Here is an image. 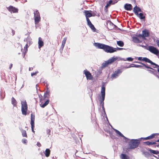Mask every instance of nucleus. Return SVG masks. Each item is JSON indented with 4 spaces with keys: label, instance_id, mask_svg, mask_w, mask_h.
Listing matches in <instances>:
<instances>
[{
    "label": "nucleus",
    "instance_id": "20",
    "mask_svg": "<svg viewBox=\"0 0 159 159\" xmlns=\"http://www.w3.org/2000/svg\"><path fill=\"white\" fill-rule=\"evenodd\" d=\"M91 12V10H84V13L86 19L92 16Z\"/></svg>",
    "mask_w": 159,
    "mask_h": 159
},
{
    "label": "nucleus",
    "instance_id": "63",
    "mask_svg": "<svg viewBox=\"0 0 159 159\" xmlns=\"http://www.w3.org/2000/svg\"><path fill=\"white\" fill-rule=\"evenodd\" d=\"M29 46H30L29 45H28V43H27L26 44L25 46L24 47V51H25V50L26 49H27L29 47Z\"/></svg>",
    "mask_w": 159,
    "mask_h": 159
},
{
    "label": "nucleus",
    "instance_id": "31",
    "mask_svg": "<svg viewBox=\"0 0 159 159\" xmlns=\"http://www.w3.org/2000/svg\"><path fill=\"white\" fill-rule=\"evenodd\" d=\"M118 0H110L108 2H107L110 5H114L117 2Z\"/></svg>",
    "mask_w": 159,
    "mask_h": 159
},
{
    "label": "nucleus",
    "instance_id": "17",
    "mask_svg": "<svg viewBox=\"0 0 159 159\" xmlns=\"http://www.w3.org/2000/svg\"><path fill=\"white\" fill-rule=\"evenodd\" d=\"M118 57H113L107 60V62L109 65L111 64L116 60L118 59Z\"/></svg>",
    "mask_w": 159,
    "mask_h": 159
},
{
    "label": "nucleus",
    "instance_id": "33",
    "mask_svg": "<svg viewBox=\"0 0 159 159\" xmlns=\"http://www.w3.org/2000/svg\"><path fill=\"white\" fill-rule=\"evenodd\" d=\"M158 133H153L151 134L150 135L148 136V138L149 139H151L154 138L156 135H159Z\"/></svg>",
    "mask_w": 159,
    "mask_h": 159
},
{
    "label": "nucleus",
    "instance_id": "30",
    "mask_svg": "<svg viewBox=\"0 0 159 159\" xmlns=\"http://www.w3.org/2000/svg\"><path fill=\"white\" fill-rule=\"evenodd\" d=\"M116 43L118 46L120 47H123L124 45V42L121 40L117 41Z\"/></svg>",
    "mask_w": 159,
    "mask_h": 159
},
{
    "label": "nucleus",
    "instance_id": "54",
    "mask_svg": "<svg viewBox=\"0 0 159 159\" xmlns=\"http://www.w3.org/2000/svg\"><path fill=\"white\" fill-rule=\"evenodd\" d=\"M139 139H140V142H141L142 139H143L144 140H149L148 136L146 137H144V138L141 137V138H140Z\"/></svg>",
    "mask_w": 159,
    "mask_h": 159
},
{
    "label": "nucleus",
    "instance_id": "43",
    "mask_svg": "<svg viewBox=\"0 0 159 159\" xmlns=\"http://www.w3.org/2000/svg\"><path fill=\"white\" fill-rule=\"evenodd\" d=\"M50 91L48 90V88H46V90L44 92V94L48 95V96H50Z\"/></svg>",
    "mask_w": 159,
    "mask_h": 159
},
{
    "label": "nucleus",
    "instance_id": "8",
    "mask_svg": "<svg viewBox=\"0 0 159 159\" xmlns=\"http://www.w3.org/2000/svg\"><path fill=\"white\" fill-rule=\"evenodd\" d=\"M141 152L142 153V154L146 158H148L150 157H156V156L151 154L149 152L146 151L144 150H142Z\"/></svg>",
    "mask_w": 159,
    "mask_h": 159
},
{
    "label": "nucleus",
    "instance_id": "32",
    "mask_svg": "<svg viewBox=\"0 0 159 159\" xmlns=\"http://www.w3.org/2000/svg\"><path fill=\"white\" fill-rule=\"evenodd\" d=\"M11 103L13 106L16 107V106L17 102L16 100L13 97H12L11 98Z\"/></svg>",
    "mask_w": 159,
    "mask_h": 159
},
{
    "label": "nucleus",
    "instance_id": "62",
    "mask_svg": "<svg viewBox=\"0 0 159 159\" xmlns=\"http://www.w3.org/2000/svg\"><path fill=\"white\" fill-rule=\"evenodd\" d=\"M39 97L40 99V102H41V101H42L43 99V97L41 95H39Z\"/></svg>",
    "mask_w": 159,
    "mask_h": 159
},
{
    "label": "nucleus",
    "instance_id": "11",
    "mask_svg": "<svg viewBox=\"0 0 159 159\" xmlns=\"http://www.w3.org/2000/svg\"><path fill=\"white\" fill-rule=\"evenodd\" d=\"M8 10L9 11L13 13H17L18 12V9L17 8L12 6H10L8 7Z\"/></svg>",
    "mask_w": 159,
    "mask_h": 159
},
{
    "label": "nucleus",
    "instance_id": "22",
    "mask_svg": "<svg viewBox=\"0 0 159 159\" xmlns=\"http://www.w3.org/2000/svg\"><path fill=\"white\" fill-rule=\"evenodd\" d=\"M148 63H150L151 65L153 66V68H159V65L158 64H156V63L152 62L151 60L150 59L148 62Z\"/></svg>",
    "mask_w": 159,
    "mask_h": 159
},
{
    "label": "nucleus",
    "instance_id": "3",
    "mask_svg": "<svg viewBox=\"0 0 159 159\" xmlns=\"http://www.w3.org/2000/svg\"><path fill=\"white\" fill-rule=\"evenodd\" d=\"M21 111L23 115L26 116L27 114L29 115L30 112L27 113L28 105L27 103L25 100L24 101H21Z\"/></svg>",
    "mask_w": 159,
    "mask_h": 159
},
{
    "label": "nucleus",
    "instance_id": "15",
    "mask_svg": "<svg viewBox=\"0 0 159 159\" xmlns=\"http://www.w3.org/2000/svg\"><path fill=\"white\" fill-rule=\"evenodd\" d=\"M118 57H113L107 60V62L109 65L111 64L116 60L118 59Z\"/></svg>",
    "mask_w": 159,
    "mask_h": 159
},
{
    "label": "nucleus",
    "instance_id": "52",
    "mask_svg": "<svg viewBox=\"0 0 159 159\" xmlns=\"http://www.w3.org/2000/svg\"><path fill=\"white\" fill-rule=\"evenodd\" d=\"M39 73V71H37L34 72L32 73L31 74V75L32 76H33L34 75H36L37 73Z\"/></svg>",
    "mask_w": 159,
    "mask_h": 159
},
{
    "label": "nucleus",
    "instance_id": "25",
    "mask_svg": "<svg viewBox=\"0 0 159 159\" xmlns=\"http://www.w3.org/2000/svg\"><path fill=\"white\" fill-rule=\"evenodd\" d=\"M34 22L35 25L38 24L40 21V16H35V15L34 16Z\"/></svg>",
    "mask_w": 159,
    "mask_h": 159
},
{
    "label": "nucleus",
    "instance_id": "23",
    "mask_svg": "<svg viewBox=\"0 0 159 159\" xmlns=\"http://www.w3.org/2000/svg\"><path fill=\"white\" fill-rule=\"evenodd\" d=\"M35 117V116L34 114H31L30 123L31 125H34Z\"/></svg>",
    "mask_w": 159,
    "mask_h": 159
},
{
    "label": "nucleus",
    "instance_id": "41",
    "mask_svg": "<svg viewBox=\"0 0 159 159\" xmlns=\"http://www.w3.org/2000/svg\"><path fill=\"white\" fill-rule=\"evenodd\" d=\"M137 46H139V47H142L143 48H144V49H147V50H148V46L144 45H143L140 44H138L137 45Z\"/></svg>",
    "mask_w": 159,
    "mask_h": 159
},
{
    "label": "nucleus",
    "instance_id": "12",
    "mask_svg": "<svg viewBox=\"0 0 159 159\" xmlns=\"http://www.w3.org/2000/svg\"><path fill=\"white\" fill-rule=\"evenodd\" d=\"M146 149L149 151L150 154L152 155H158L159 154V151L158 150H153L148 148H146Z\"/></svg>",
    "mask_w": 159,
    "mask_h": 159
},
{
    "label": "nucleus",
    "instance_id": "37",
    "mask_svg": "<svg viewBox=\"0 0 159 159\" xmlns=\"http://www.w3.org/2000/svg\"><path fill=\"white\" fill-rule=\"evenodd\" d=\"M21 131L22 133V136L23 137H27V135L26 131L25 130H24L23 129H22Z\"/></svg>",
    "mask_w": 159,
    "mask_h": 159
},
{
    "label": "nucleus",
    "instance_id": "39",
    "mask_svg": "<svg viewBox=\"0 0 159 159\" xmlns=\"http://www.w3.org/2000/svg\"><path fill=\"white\" fill-rule=\"evenodd\" d=\"M106 2L107 4L106 6H105L104 8V10L106 12L108 11V8L110 6V5L109 3H108V2Z\"/></svg>",
    "mask_w": 159,
    "mask_h": 159
},
{
    "label": "nucleus",
    "instance_id": "35",
    "mask_svg": "<svg viewBox=\"0 0 159 159\" xmlns=\"http://www.w3.org/2000/svg\"><path fill=\"white\" fill-rule=\"evenodd\" d=\"M144 66L146 68L148 69H150L152 70H153L154 71H157V70L154 69H153V68L149 66L147 64H145V65Z\"/></svg>",
    "mask_w": 159,
    "mask_h": 159
},
{
    "label": "nucleus",
    "instance_id": "45",
    "mask_svg": "<svg viewBox=\"0 0 159 159\" xmlns=\"http://www.w3.org/2000/svg\"><path fill=\"white\" fill-rule=\"evenodd\" d=\"M143 66L142 65H136V64H134V65H133V66L134 67H136V68H142L144 69L143 68Z\"/></svg>",
    "mask_w": 159,
    "mask_h": 159
},
{
    "label": "nucleus",
    "instance_id": "24",
    "mask_svg": "<svg viewBox=\"0 0 159 159\" xmlns=\"http://www.w3.org/2000/svg\"><path fill=\"white\" fill-rule=\"evenodd\" d=\"M120 158L121 159H130L129 157L125 153H121L120 155Z\"/></svg>",
    "mask_w": 159,
    "mask_h": 159
},
{
    "label": "nucleus",
    "instance_id": "36",
    "mask_svg": "<svg viewBox=\"0 0 159 159\" xmlns=\"http://www.w3.org/2000/svg\"><path fill=\"white\" fill-rule=\"evenodd\" d=\"M89 26L93 32H96V29L92 24L89 25Z\"/></svg>",
    "mask_w": 159,
    "mask_h": 159
},
{
    "label": "nucleus",
    "instance_id": "40",
    "mask_svg": "<svg viewBox=\"0 0 159 159\" xmlns=\"http://www.w3.org/2000/svg\"><path fill=\"white\" fill-rule=\"evenodd\" d=\"M26 40L27 41V43H28L29 44V45H30L33 43L32 42L31 40V38L30 37H28L26 39Z\"/></svg>",
    "mask_w": 159,
    "mask_h": 159
},
{
    "label": "nucleus",
    "instance_id": "44",
    "mask_svg": "<svg viewBox=\"0 0 159 159\" xmlns=\"http://www.w3.org/2000/svg\"><path fill=\"white\" fill-rule=\"evenodd\" d=\"M35 15V16H40V13L38 10H36L34 12V16Z\"/></svg>",
    "mask_w": 159,
    "mask_h": 159
},
{
    "label": "nucleus",
    "instance_id": "47",
    "mask_svg": "<svg viewBox=\"0 0 159 159\" xmlns=\"http://www.w3.org/2000/svg\"><path fill=\"white\" fill-rule=\"evenodd\" d=\"M134 60V58H132V57H129L127 58L126 59V61H132Z\"/></svg>",
    "mask_w": 159,
    "mask_h": 159
},
{
    "label": "nucleus",
    "instance_id": "49",
    "mask_svg": "<svg viewBox=\"0 0 159 159\" xmlns=\"http://www.w3.org/2000/svg\"><path fill=\"white\" fill-rule=\"evenodd\" d=\"M91 13L92 14V16H97V12L96 11H91Z\"/></svg>",
    "mask_w": 159,
    "mask_h": 159
},
{
    "label": "nucleus",
    "instance_id": "50",
    "mask_svg": "<svg viewBox=\"0 0 159 159\" xmlns=\"http://www.w3.org/2000/svg\"><path fill=\"white\" fill-rule=\"evenodd\" d=\"M138 38H142L143 39L145 40L144 38L143 37V35L142 34H139L138 35Z\"/></svg>",
    "mask_w": 159,
    "mask_h": 159
},
{
    "label": "nucleus",
    "instance_id": "9",
    "mask_svg": "<svg viewBox=\"0 0 159 159\" xmlns=\"http://www.w3.org/2000/svg\"><path fill=\"white\" fill-rule=\"evenodd\" d=\"M122 71L120 69H118L115 71L114 73L111 75V77L113 78H115L118 76L119 74L121 73Z\"/></svg>",
    "mask_w": 159,
    "mask_h": 159
},
{
    "label": "nucleus",
    "instance_id": "2",
    "mask_svg": "<svg viewBox=\"0 0 159 159\" xmlns=\"http://www.w3.org/2000/svg\"><path fill=\"white\" fill-rule=\"evenodd\" d=\"M140 139H132L130 140V141L128 142V149H134L138 147L140 143Z\"/></svg>",
    "mask_w": 159,
    "mask_h": 159
},
{
    "label": "nucleus",
    "instance_id": "6",
    "mask_svg": "<svg viewBox=\"0 0 159 159\" xmlns=\"http://www.w3.org/2000/svg\"><path fill=\"white\" fill-rule=\"evenodd\" d=\"M84 74L86 76L87 79L88 80H92L93 79V77L92 75L91 74L90 72L87 70V69H85L84 71Z\"/></svg>",
    "mask_w": 159,
    "mask_h": 159
},
{
    "label": "nucleus",
    "instance_id": "28",
    "mask_svg": "<svg viewBox=\"0 0 159 159\" xmlns=\"http://www.w3.org/2000/svg\"><path fill=\"white\" fill-rule=\"evenodd\" d=\"M46 157H48L50 154V150L49 148L46 149L45 152H43Z\"/></svg>",
    "mask_w": 159,
    "mask_h": 159
},
{
    "label": "nucleus",
    "instance_id": "19",
    "mask_svg": "<svg viewBox=\"0 0 159 159\" xmlns=\"http://www.w3.org/2000/svg\"><path fill=\"white\" fill-rule=\"evenodd\" d=\"M38 44V48L39 49H40L44 45V42L42 40V39L41 37L39 38Z\"/></svg>",
    "mask_w": 159,
    "mask_h": 159
},
{
    "label": "nucleus",
    "instance_id": "18",
    "mask_svg": "<svg viewBox=\"0 0 159 159\" xmlns=\"http://www.w3.org/2000/svg\"><path fill=\"white\" fill-rule=\"evenodd\" d=\"M136 58H137L139 61H144L148 63L149 59L146 57H136Z\"/></svg>",
    "mask_w": 159,
    "mask_h": 159
},
{
    "label": "nucleus",
    "instance_id": "29",
    "mask_svg": "<svg viewBox=\"0 0 159 159\" xmlns=\"http://www.w3.org/2000/svg\"><path fill=\"white\" fill-rule=\"evenodd\" d=\"M105 98L104 97H100V99L99 100L100 101V106L101 107H104V101L105 100Z\"/></svg>",
    "mask_w": 159,
    "mask_h": 159
},
{
    "label": "nucleus",
    "instance_id": "48",
    "mask_svg": "<svg viewBox=\"0 0 159 159\" xmlns=\"http://www.w3.org/2000/svg\"><path fill=\"white\" fill-rule=\"evenodd\" d=\"M87 22V24L89 26V25H90L91 24H92V23L90 21V20L89 18H87L86 19Z\"/></svg>",
    "mask_w": 159,
    "mask_h": 159
},
{
    "label": "nucleus",
    "instance_id": "1",
    "mask_svg": "<svg viewBox=\"0 0 159 159\" xmlns=\"http://www.w3.org/2000/svg\"><path fill=\"white\" fill-rule=\"evenodd\" d=\"M93 45L97 48L102 49L105 52L107 53H113L117 51H120L125 48L117 47L114 48L111 46L99 43H94Z\"/></svg>",
    "mask_w": 159,
    "mask_h": 159
},
{
    "label": "nucleus",
    "instance_id": "53",
    "mask_svg": "<svg viewBox=\"0 0 159 159\" xmlns=\"http://www.w3.org/2000/svg\"><path fill=\"white\" fill-rule=\"evenodd\" d=\"M48 95L45 94H44L43 97V98L42 101L45 100L47 98H48L49 96H48Z\"/></svg>",
    "mask_w": 159,
    "mask_h": 159
},
{
    "label": "nucleus",
    "instance_id": "14",
    "mask_svg": "<svg viewBox=\"0 0 159 159\" xmlns=\"http://www.w3.org/2000/svg\"><path fill=\"white\" fill-rule=\"evenodd\" d=\"M132 6L130 4L126 3L124 6L125 9L128 11H131L132 9Z\"/></svg>",
    "mask_w": 159,
    "mask_h": 159
},
{
    "label": "nucleus",
    "instance_id": "59",
    "mask_svg": "<svg viewBox=\"0 0 159 159\" xmlns=\"http://www.w3.org/2000/svg\"><path fill=\"white\" fill-rule=\"evenodd\" d=\"M134 63H138L141 64L143 66H144V65H145L144 63L141 61H135L134 62Z\"/></svg>",
    "mask_w": 159,
    "mask_h": 159
},
{
    "label": "nucleus",
    "instance_id": "7",
    "mask_svg": "<svg viewBox=\"0 0 159 159\" xmlns=\"http://www.w3.org/2000/svg\"><path fill=\"white\" fill-rule=\"evenodd\" d=\"M146 14L143 13L142 11L138 13L136 16L138 17L142 21H145L146 20Z\"/></svg>",
    "mask_w": 159,
    "mask_h": 159
},
{
    "label": "nucleus",
    "instance_id": "13",
    "mask_svg": "<svg viewBox=\"0 0 159 159\" xmlns=\"http://www.w3.org/2000/svg\"><path fill=\"white\" fill-rule=\"evenodd\" d=\"M142 35H143V37L145 40L146 39V37H148L150 36V34L148 30L145 29L142 30Z\"/></svg>",
    "mask_w": 159,
    "mask_h": 159
},
{
    "label": "nucleus",
    "instance_id": "42",
    "mask_svg": "<svg viewBox=\"0 0 159 159\" xmlns=\"http://www.w3.org/2000/svg\"><path fill=\"white\" fill-rule=\"evenodd\" d=\"M143 143L144 144H145L147 145H148L149 146H150L152 145L151 142L149 141H147L144 142H143Z\"/></svg>",
    "mask_w": 159,
    "mask_h": 159
},
{
    "label": "nucleus",
    "instance_id": "61",
    "mask_svg": "<svg viewBox=\"0 0 159 159\" xmlns=\"http://www.w3.org/2000/svg\"><path fill=\"white\" fill-rule=\"evenodd\" d=\"M66 40V38H64L63 39L62 41V43L65 44Z\"/></svg>",
    "mask_w": 159,
    "mask_h": 159
},
{
    "label": "nucleus",
    "instance_id": "10",
    "mask_svg": "<svg viewBox=\"0 0 159 159\" xmlns=\"http://www.w3.org/2000/svg\"><path fill=\"white\" fill-rule=\"evenodd\" d=\"M133 11L135 14L136 15L139 13V12H142V11L140 7L136 5L133 8Z\"/></svg>",
    "mask_w": 159,
    "mask_h": 159
},
{
    "label": "nucleus",
    "instance_id": "57",
    "mask_svg": "<svg viewBox=\"0 0 159 159\" xmlns=\"http://www.w3.org/2000/svg\"><path fill=\"white\" fill-rule=\"evenodd\" d=\"M27 51H28V49H26L25 50V51H24V52L22 53V55H23V58H25V54L27 52Z\"/></svg>",
    "mask_w": 159,
    "mask_h": 159
},
{
    "label": "nucleus",
    "instance_id": "56",
    "mask_svg": "<svg viewBox=\"0 0 159 159\" xmlns=\"http://www.w3.org/2000/svg\"><path fill=\"white\" fill-rule=\"evenodd\" d=\"M109 23V24L110 25L113 26V25H114V24L112 22H111L110 20H108L107 21V22H106L107 25V23Z\"/></svg>",
    "mask_w": 159,
    "mask_h": 159
},
{
    "label": "nucleus",
    "instance_id": "4",
    "mask_svg": "<svg viewBox=\"0 0 159 159\" xmlns=\"http://www.w3.org/2000/svg\"><path fill=\"white\" fill-rule=\"evenodd\" d=\"M148 50L157 56H158V55L159 54V50L152 46H148Z\"/></svg>",
    "mask_w": 159,
    "mask_h": 159
},
{
    "label": "nucleus",
    "instance_id": "38",
    "mask_svg": "<svg viewBox=\"0 0 159 159\" xmlns=\"http://www.w3.org/2000/svg\"><path fill=\"white\" fill-rule=\"evenodd\" d=\"M109 65L108 63L107 62V61H105V62L103 63L102 64V68H105V67H107Z\"/></svg>",
    "mask_w": 159,
    "mask_h": 159
},
{
    "label": "nucleus",
    "instance_id": "27",
    "mask_svg": "<svg viewBox=\"0 0 159 159\" xmlns=\"http://www.w3.org/2000/svg\"><path fill=\"white\" fill-rule=\"evenodd\" d=\"M147 71H149L150 73L153 74L158 78L159 79V76L158 75V73H157V71H154L149 69L147 70Z\"/></svg>",
    "mask_w": 159,
    "mask_h": 159
},
{
    "label": "nucleus",
    "instance_id": "16",
    "mask_svg": "<svg viewBox=\"0 0 159 159\" xmlns=\"http://www.w3.org/2000/svg\"><path fill=\"white\" fill-rule=\"evenodd\" d=\"M118 57H113L107 60V62L109 65L111 64L116 60L118 59Z\"/></svg>",
    "mask_w": 159,
    "mask_h": 159
},
{
    "label": "nucleus",
    "instance_id": "64",
    "mask_svg": "<svg viewBox=\"0 0 159 159\" xmlns=\"http://www.w3.org/2000/svg\"><path fill=\"white\" fill-rule=\"evenodd\" d=\"M101 107L102 108L103 111L104 113V115H106V111H105V109L104 107Z\"/></svg>",
    "mask_w": 159,
    "mask_h": 159
},
{
    "label": "nucleus",
    "instance_id": "58",
    "mask_svg": "<svg viewBox=\"0 0 159 159\" xmlns=\"http://www.w3.org/2000/svg\"><path fill=\"white\" fill-rule=\"evenodd\" d=\"M31 125V128L32 132L34 133L35 134V131L34 130V125Z\"/></svg>",
    "mask_w": 159,
    "mask_h": 159
},
{
    "label": "nucleus",
    "instance_id": "60",
    "mask_svg": "<svg viewBox=\"0 0 159 159\" xmlns=\"http://www.w3.org/2000/svg\"><path fill=\"white\" fill-rule=\"evenodd\" d=\"M126 138L127 139H123L125 140V143H128V142H129L128 141L129 140L130 141V140L131 139H130L127 137H126Z\"/></svg>",
    "mask_w": 159,
    "mask_h": 159
},
{
    "label": "nucleus",
    "instance_id": "55",
    "mask_svg": "<svg viewBox=\"0 0 159 159\" xmlns=\"http://www.w3.org/2000/svg\"><path fill=\"white\" fill-rule=\"evenodd\" d=\"M46 132L47 134L48 135V136L49 137V135H50L51 130L49 129H47Z\"/></svg>",
    "mask_w": 159,
    "mask_h": 159
},
{
    "label": "nucleus",
    "instance_id": "21",
    "mask_svg": "<svg viewBox=\"0 0 159 159\" xmlns=\"http://www.w3.org/2000/svg\"><path fill=\"white\" fill-rule=\"evenodd\" d=\"M114 129L117 136L122 137L123 139H127L126 137L124 136L120 131L116 129Z\"/></svg>",
    "mask_w": 159,
    "mask_h": 159
},
{
    "label": "nucleus",
    "instance_id": "26",
    "mask_svg": "<svg viewBox=\"0 0 159 159\" xmlns=\"http://www.w3.org/2000/svg\"><path fill=\"white\" fill-rule=\"evenodd\" d=\"M49 100L47 99L43 103V102H41V103L40 104V105L42 108H44L49 103Z\"/></svg>",
    "mask_w": 159,
    "mask_h": 159
},
{
    "label": "nucleus",
    "instance_id": "34",
    "mask_svg": "<svg viewBox=\"0 0 159 159\" xmlns=\"http://www.w3.org/2000/svg\"><path fill=\"white\" fill-rule=\"evenodd\" d=\"M132 41L135 43H137L139 38H137V37H134V36H132Z\"/></svg>",
    "mask_w": 159,
    "mask_h": 159
},
{
    "label": "nucleus",
    "instance_id": "51",
    "mask_svg": "<svg viewBox=\"0 0 159 159\" xmlns=\"http://www.w3.org/2000/svg\"><path fill=\"white\" fill-rule=\"evenodd\" d=\"M21 141L23 143L25 144L27 143L28 142L27 140L25 139H22Z\"/></svg>",
    "mask_w": 159,
    "mask_h": 159
},
{
    "label": "nucleus",
    "instance_id": "46",
    "mask_svg": "<svg viewBox=\"0 0 159 159\" xmlns=\"http://www.w3.org/2000/svg\"><path fill=\"white\" fill-rule=\"evenodd\" d=\"M65 44L62 43L61 48H60L59 50L61 53H62L63 49L64 47Z\"/></svg>",
    "mask_w": 159,
    "mask_h": 159
},
{
    "label": "nucleus",
    "instance_id": "5",
    "mask_svg": "<svg viewBox=\"0 0 159 159\" xmlns=\"http://www.w3.org/2000/svg\"><path fill=\"white\" fill-rule=\"evenodd\" d=\"M105 90H106V83L103 82H102V85L101 86V96L100 97L105 98Z\"/></svg>",
    "mask_w": 159,
    "mask_h": 159
}]
</instances>
